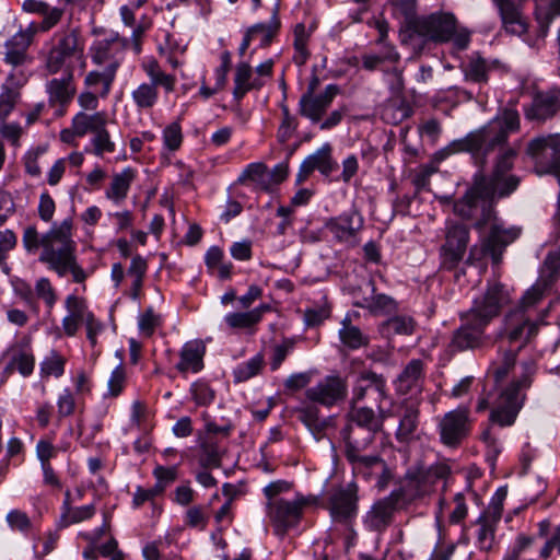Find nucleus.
I'll use <instances>...</instances> for the list:
<instances>
[{
    "label": "nucleus",
    "mask_w": 560,
    "mask_h": 560,
    "mask_svg": "<svg viewBox=\"0 0 560 560\" xmlns=\"http://www.w3.org/2000/svg\"><path fill=\"white\" fill-rule=\"evenodd\" d=\"M518 128V113L506 108L485 127L453 141L445 149L448 153L470 152L477 159H483L495 150L500 151L491 176L477 180L482 185V191L490 202L510 196L520 185V178L509 173L513 167L516 151L503 148L509 136Z\"/></svg>",
    "instance_id": "f257e3e1"
},
{
    "label": "nucleus",
    "mask_w": 560,
    "mask_h": 560,
    "mask_svg": "<svg viewBox=\"0 0 560 560\" xmlns=\"http://www.w3.org/2000/svg\"><path fill=\"white\" fill-rule=\"evenodd\" d=\"M72 226V219L67 218L59 224H52L48 232L39 235L36 226L30 225L23 232L22 243L28 254L42 247L39 261L58 277L63 278L70 275L73 282L83 284L89 278V272L78 261Z\"/></svg>",
    "instance_id": "f03ea898"
},
{
    "label": "nucleus",
    "mask_w": 560,
    "mask_h": 560,
    "mask_svg": "<svg viewBox=\"0 0 560 560\" xmlns=\"http://www.w3.org/2000/svg\"><path fill=\"white\" fill-rule=\"evenodd\" d=\"M378 413L369 407H357L352 405L349 413L352 423L343 432L345 456L351 464L352 471L369 479L374 474H381V487L389 477L385 462L378 455H364L363 452L373 443L375 433L383 429L385 411L382 404H376Z\"/></svg>",
    "instance_id": "7ed1b4c3"
},
{
    "label": "nucleus",
    "mask_w": 560,
    "mask_h": 560,
    "mask_svg": "<svg viewBox=\"0 0 560 560\" xmlns=\"http://www.w3.org/2000/svg\"><path fill=\"white\" fill-rule=\"evenodd\" d=\"M511 300V292L504 284L489 282L483 293L474 299L470 308L462 314L463 324L454 331L451 347L457 351L481 347L487 326Z\"/></svg>",
    "instance_id": "20e7f679"
},
{
    "label": "nucleus",
    "mask_w": 560,
    "mask_h": 560,
    "mask_svg": "<svg viewBox=\"0 0 560 560\" xmlns=\"http://www.w3.org/2000/svg\"><path fill=\"white\" fill-rule=\"evenodd\" d=\"M292 483L276 480L264 487L266 498V516L277 536L283 537L289 530L296 528L302 521L305 510L317 506L319 499L314 494L295 493L292 498L283 494L290 492Z\"/></svg>",
    "instance_id": "39448f33"
},
{
    "label": "nucleus",
    "mask_w": 560,
    "mask_h": 560,
    "mask_svg": "<svg viewBox=\"0 0 560 560\" xmlns=\"http://www.w3.org/2000/svg\"><path fill=\"white\" fill-rule=\"evenodd\" d=\"M535 373V364L533 362H525L523 364L522 375L511 382L509 386L501 389L490 411L489 422L490 425L482 432L481 439L491 450L498 455L501 452L498 438L493 433V425L501 428L511 427L514 424L520 410L523 407L525 389L530 384V377Z\"/></svg>",
    "instance_id": "423d86ee"
},
{
    "label": "nucleus",
    "mask_w": 560,
    "mask_h": 560,
    "mask_svg": "<svg viewBox=\"0 0 560 560\" xmlns=\"http://www.w3.org/2000/svg\"><path fill=\"white\" fill-rule=\"evenodd\" d=\"M474 226L479 233H482L485 228H489V233L481 236L480 245L470 247L466 260L469 265L481 260L486 255H490L493 264L499 265L505 247L521 235V229L506 226L491 206L483 208V218H477Z\"/></svg>",
    "instance_id": "0eeeda50"
},
{
    "label": "nucleus",
    "mask_w": 560,
    "mask_h": 560,
    "mask_svg": "<svg viewBox=\"0 0 560 560\" xmlns=\"http://www.w3.org/2000/svg\"><path fill=\"white\" fill-rule=\"evenodd\" d=\"M409 37H419L424 43L452 42L457 50L467 49L470 43V32L458 26L454 14L446 12H435L411 21Z\"/></svg>",
    "instance_id": "6e6552de"
},
{
    "label": "nucleus",
    "mask_w": 560,
    "mask_h": 560,
    "mask_svg": "<svg viewBox=\"0 0 560 560\" xmlns=\"http://www.w3.org/2000/svg\"><path fill=\"white\" fill-rule=\"evenodd\" d=\"M141 69L149 78V81L137 84L130 92V98L137 112L149 113L159 103L160 89L165 94L174 92L177 78L173 73L165 72L154 58L144 59L141 62Z\"/></svg>",
    "instance_id": "1a4fd4ad"
},
{
    "label": "nucleus",
    "mask_w": 560,
    "mask_h": 560,
    "mask_svg": "<svg viewBox=\"0 0 560 560\" xmlns=\"http://www.w3.org/2000/svg\"><path fill=\"white\" fill-rule=\"evenodd\" d=\"M84 40L78 28L55 33L52 45L45 55L44 68L48 74L73 73L74 62L82 60Z\"/></svg>",
    "instance_id": "9d476101"
},
{
    "label": "nucleus",
    "mask_w": 560,
    "mask_h": 560,
    "mask_svg": "<svg viewBox=\"0 0 560 560\" xmlns=\"http://www.w3.org/2000/svg\"><path fill=\"white\" fill-rule=\"evenodd\" d=\"M450 474L451 468L445 463H436L428 468L419 467L410 469L399 491L401 498L413 500L428 495L434 491L439 482L445 481Z\"/></svg>",
    "instance_id": "9b49d317"
},
{
    "label": "nucleus",
    "mask_w": 560,
    "mask_h": 560,
    "mask_svg": "<svg viewBox=\"0 0 560 560\" xmlns=\"http://www.w3.org/2000/svg\"><path fill=\"white\" fill-rule=\"evenodd\" d=\"M547 314L548 310H545L538 320H532L523 311H511L502 322L498 338L506 340L510 345H517L518 351L536 337L539 325Z\"/></svg>",
    "instance_id": "f8f14e48"
},
{
    "label": "nucleus",
    "mask_w": 560,
    "mask_h": 560,
    "mask_svg": "<svg viewBox=\"0 0 560 560\" xmlns=\"http://www.w3.org/2000/svg\"><path fill=\"white\" fill-rule=\"evenodd\" d=\"M469 241L470 230L467 225L448 222L439 250L441 267L446 270L457 268L467 253Z\"/></svg>",
    "instance_id": "ddd939ff"
},
{
    "label": "nucleus",
    "mask_w": 560,
    "mask_h": 560,
    "mask_svg": "<svg viewBox=\"0 0 560 560\" xmlns=\"http://www.w3.org/2000/svg\"><path fill=\"white\" fill-rule=\"evenodd\" d=\"M128 44L129 39L119 36L118 33H110L95 40L90 48L92 62L98 67L114 68V71H118Z\"/></svg>",
    "instance_id": "4468645a"
},
{
    "label": "nucleus",
    "mask_w": 560,
    "mask_h": 560,
    "mask_svg": "<svg viewBox=\"0 0 560 560\" xmlns=\"http://www.w3.org/2000/svg\"><path fill=\"white\" fill-rule=\"evenodd\" d=\"M471 420L468 406L446 412L439 422L440 438L443 444L455 447L462 443L470 432Z\"/></svg>",
    "instance_id": "2eb2a0df"
},
{
    "label": "nucleus",
    "mask_w": 560,
    "mask_h": 560,
    "mask_svg": "<svg viewBox=\"0 0 560 560\" xmlns=\"http://www.w3.org/2000/svg\"><path fill=\"white\" fill-rule=\"evenodd\" d=\"M358 485L354 481L334 488L327 506L332 521L350 523L358 514Z\"/></svg>",
    "instance_id": "dca6fc26"
},
{
    "label": "nucleus",
    "mask_w": 560,
    "mask_h": 560,
    "mask_svg": "<svg viewBox=\"0 0 560 560\" xmlns=\"http://www.w3.org/2000/svg\"><path fill=\"white\" fill-rule=\"evenodd\" d=\"M348 395L347 380L339 375H328L315 386L305 390V397L312 402L332 407L346 399Z\"/></svg>",
    "instance_id": "f3484780"
},
{
    "label": "nucleus",
    "mask_w": 560,
    "mask_h": 560,
    "mask_svg": "<svg viewBox=\"0 0 560 560\" xmlns=\"http://www.w3.org/2000/svg\"><path fill=\"white\" fill-rule=\"evenodd\" d=\"M339 93V86L328 84L320 94L304 93L299 101V114L313 124L322 121L323 116Z\"/></svg>",
    "instance_id": "a211bd4d"
},
{
    "label": "nucleus",
    "mask_w": 560,
    "mask_h": 560,
    "mask_svg": "<svg viewBox=\"0 0 560 560\" xmlns=\"http://www.w3.org/2000/svg\"><path fill=\"white\" fill-rule=\"evenodd\" d=\"M73 81V73H63L61 78L48 80L45 85L48 104L55 108L57 116L65 115L67 106L75 95L77 88Z\"/></svg>",
    "instance_id": "6ab92c4d"
},
{
    "label": "nucleus",
    "mask_w": 560,
    "mask_h": 560,
    "mask_svg": "<svg viewBox=\"0 0 560 560\" xmlns=\"http://www.w3.org/2000/svg\"><path fill=\"white\" fill-rule=\"evenodd\" d=\"M365 398H372L375 404H383L387 398L386 382L382 375L363 371L358 376L352 389L351 404L357 405Z\"/></svg>",
    "instance_id": "aec40b11"
},
{
    "label": "nucleus",
    "mask_w": 560,
    "mask_h": 560,
    "mask_svg": "<svg viewBox=\"0 0 560 560\" xmlns=\"http://www.w3.org/2000/svg\"><path fill=\"white\" fill-rule=\"evenodd\" d=\"M493 2L506 33L518 36L526 33L528 24L523 12L525 0H493Z\"/></svg>",
    "instance_id": "412c9836"
},
{
    "label": "nucleus",
    "mask_w": 560,
    "mask_h": 560,
    "mask_svg": "<svg viewBox=\"0 0 560 560\" xmlns=\"http://www.w3.org/2000/svg\"><path fill=\"white\" fill-rule=\"evenodd\" d=\"M401 494L393 491L388 497L376 501L364 516V524L371 530H383L392 522L395 509Z\"/></svg>",
    "instance_id": "4be33fe9"
},
{
    "label": "nucleus",
    "mask_w": 560,
    "mask_h": 560,
    "mask_svg": "<svg viewBox=\"0 0 560 560\" xmlns=\"http://www.w3.org/2000/svg\"><path fill=\"white\" fill-rule=\"evenodd\" d=\"M36 34V26L30 24L26 28L16 32L4 44V61L13 67H19L28 61L27 49L32 44L34 35Z\"/></svg>",
    "instance_id": "5701e85b"
},
{
    "label": "nucleus",
    "mask_w": 560,
    "mask_h": 560,
    "mask_svg": "<svg viewBox=\"0 0 560 560\" xmlns=\"http://www.w3.org/2000/svg\"><path fill=\"white\" fill-rule=\"evenodd\" d=\"M207 346L201 339H192L183 345L179 350V360L175 369L182 374H197L205 368Z\"/></svg>",
    "instance_id": "b1692460"
},
{
    "label": "nucleus",
    "mask_w": 560,
    "mask_h": 560,
    "mask_svg": "<svg viewBox=\"0 0 560 560\" xmlns=\"http://www.w3.org/2000/svg\"><path fill=\"white\" fill-rule=\"evenodd\" d=\"M67 315L61 320L63 334L67 337L77 335L81 324H85L91 311L88 307L86 300L77 295L69 294L65 300Z\"/></svg>",
    "instance_id": "393cba45"
},
{
    "label": "nucleus",
    "mask_w": 560,
    "mask_h": 560,
    "mask_svg": "<svg viewBox=\"0 0 560 560\" xmlns=\"http://www.w3.org/2000/svg\"><path fill=\"white\" fill-rule=\"evenodd\" d=\"M399 422L395 432V438L400 443H410L418 438L420 424L419 404L415 401H404L398 413Z\"/></svg>",
    "instance_id": "a878e982"
},
{
    "label": "nucleus",
    "mask_w": 560,
    "mask_h": 560,
    "mask_svg": "<svg viewBox=\"0 0 560 560\" xmlns=\"http://www.w3.org/2000/svg\"><path fill=\"white\" fill-rule=\"evenodd\" d=\"M488 206L494 209L492 202L485 196L482 185L476 180L465 196L454 203V212L464 219L477 218L480 212L479 218H483V208Z\"/></svg>",
    "instance_id": "bb28decb"
},
{
    "label": "nucleus",
    "mask_w": 560,
    "mask_h": 560,
    "mask_svg": "<svg viewBox=\"0 0 560 560\" xmlns=\"http://www.w3.org/2000/svg\"><path fill=\"white\" fill-rule=\"evenodd\" d=\"M363 218L357 210H350L326 223L327 230L339 241H348L363 226Z\"/></svg>",
    "instance_id": "cd10ccee"
},
{
    "label": "nucleus",
    "mask_w": 560,
    "mask_h": 560,
    "mask_svg": "<svg viewBox=\"0 0 560 560\" xmlns=\"http://www.w3.org/2000/svg\"><path fill=\"white\" fill-rule=\"evenodd\" d=\"M9 352L11 357L7 370H15L23 377L31 376L35 369V355L30 347V339L12 346Z\"/></svg>",
    "instance_id": "c85d7f7f"
},
{
    "label": "nucleus",
    "mask_w": 560,
    "mask_h": 560,
    "mask_svg": "<svg viewBox=\"0 0 560 560\" xmlns=\"http://www.w3.org/2000/svg\"><path fill=\"white\" fill-rule=\"evenodd\" d=\"M233 81V96L237 101H241L248 92L262 88V82L256 79L254 68L247 61H240L236 65Z\"/></svg>",
    "instance_id": "c756f323"
},
{
    "label": "nucleus",
    "mask_w": 560,
    "mask_h": 560,
    "mask_svg": "<svg viewBox=\"0 0 560 560\" xmlns=\"http://www.w3.org/2000/svg\"><path fill=\"white\" fill-rule=\"evenodd\" d=\"M270 311L268 304H261L247 312H231L228 313L223 322L228 328L238 330L255 331V326L261 320L264 313Z\"/></svg>",
    "instance_id": "7c9ffc66"
},
{
    "label": "nucleus",
    "mask_w": 560,
    "mask_h": 560,
    "mask_svg": "<svg viewBox=\"0 0 560 560\" xmlns=\"http://www.w3.org/2000/svg\"><path fill=\"white\" fill-rule=\"evenodd\" d=\"M560 109L557 94L553 89L535 95L532 105L526 109L528 119L546 120Z\"/></svg>",
    "instance_id": "2f4dec72"
},
{
    "label": "nucleus",
    "mask_w": 560,
    "mask_h": 560,
    "mask_svg": "<svg viewBox=\"0 0 560 560\" xmlns=\"http://www.w3.org/2000/svg\"><path fill=\"white\" fill-rule=\"evenodd\" d=\"M303 162L306 171H318L326 177L331 175L338 168V163L332 158V147L328 142L324 143L314 153L306 156Z\"/></svg>",
    "instance_id": "473e14b6"
},
{
    "label": "nucleus",
    "mask_w": 560,
    "mask_h": 560,
    "mask_svg": "<svg viewBox=\"0 0 560 560\" xmlns=\"http://www.w3.org/2000/svg\"><path fill=\"white\" fill-rule=\"evenodd\" d=\"M136 171L131 167H125L121 172L115 173L105 191L106 198L116 205L121 203L128 196L131 184L136 178Z\"/></svg>",
    "instance_id": "72a5a7b5"
},
{
    "label": "nucleus",
    "mask_w": 560,
    "mask_h": 560,
    "mask_svg": "<svg viewBox=\"0 0 560 560\" xmlns=\"http://www.w3.org/2000/svg\"><path fill=\"white\" fill-rule=\"evenodd\" d=\"M355 306L366 310L374 316H385L397 311V302L387 294L377 293L374 287L371 295L355 302Z\"/></svg>",
    "instance_id": "f704fd0d"
},
{
    "label": "nucleus",
    "mask_w": 560,
    "mask_h": 560,
    "mask_svg": "<svg viewBox=\"0 0 560 560\" xmlns=\"http://www.w3.org/2000/svg\"><path fill=\"white\" fill-rule=\"evenodd\" d=\"M423 380V363L419 359L411 360L399 374L396 381L397 390L408 394L419 390Z\"/></svg>",
    "instance_id": "c9c22d12"
},
{
    "label": "nucleus",
    "mask_w": 560,
    "mask_h": 560,
    "mask_svg": "<svg viewBox=\"0 0 560 560\" xmlns=\"http://www.w3.org/2000/svg\"><path fill=\"white\" fill-rule=\"evenodd\" d=\"M75 131L79 137H84L88 133L94 135L103 127H107L109 116L105 110L86 113L78 112L73 117Z\"/></svg>",
    "instance_id": "e433bc0d"
},
{
    "label": "nucleus",
    "mask_w": 560,
    "mask_h": 560,
    "mask_svg": "<svg viewBox=\"0 0 560 560\" xmlns=\"http://www.w3.org/2000/svg\"><path fill=\"white\" fill-rule=\"evenodd\" d=\"M232 65V55L229 50H224L220 55V66L215 68L214 70V79L215 83L213 86H209L206 84L205 80H202L200 89H199V95L203 100H208L222 91L228 82V73L231 69Z\"/></svg>",
    "instance_id": "4c0bfd02"
},
{
    "label": "nucleus",
    "mask_w": 560,
    "mask_h": 560,
    "mask_svg": "<svg viewBox=\"0 0 560 560\" xmlns=\"http://www.w3.org/2000/svg\"><path fill=\"white\" fill-rule=\"evenodd\" d=\"M100 68L101 69L90 71L85 75L84 85L88 89L93 90L95 93H97L100 97L105 98L110 93L113 83L116 79L117 71H114V68Z\"/></svg>",
    "instance_id": "58836bf2"
},
{
    "label": "nucleus",
    "mask_w": 560,
    "mask_h": 560,
    "mask_svg": "<svg viewBox=\"0 0 560 560\" xmlns=\"http://www.w3.org/2000/svg\"><path fill=\"white\" fill-rule=\"evenodd\" d=\"M280 26L281 22L278 14V7H275L272 15L267 23H257L248 27L247 32L254 42H258L259 46L265 48L272 43L280 30Z\"/></svg>",
    "instance_id": "ea45409f"
},
{
    "label": "nucleus",
    "mask_w": 560,
    "mask_h": 560,
    "mask_svg": "<svg viewBox=\"0 0 560 560\" xmlns=\"http://www.w3.org/2000/svg\"><path fill=\"white\" fill-rule=\"evenodd\" d=\"M339 339L343 346L352 350L365 347L369 343V337L352 324L351 314H347L341 320Z\"/></svg>",
    "instance_id": "a19ab883"
},
{
    "label": "nucleus",
    "mask_w": 560,
    "mask_h": 560,
    "mask_svg": "<svg viewBox=\"0 0 560 560\" xmlns=\"http://www.w3.org/2000/svg\"><path fill=\"white\" fill-rule=\"evenodd\" d=\"M205 264L208 270L217 272L220 279L224 280L231 277L233 265L224 260V252L221 247L217 245L209 247L205 254Z\"/></svg>",
    "instance_id": "79ce46f5"
},
{
    "label": "nucleus",
    "mask_w": 560,
    "mask_h": 560,
    "mask_svg": "<svg viewBox=\"0 0 560 560\" xmlns=\"http://www.w3.org/2000/svg\"><path fill=\"white\" fill-rule=\"evenodd\" d=\"M268 167L261 162H255L248 164L238 177V182L242 184H253L256 188L269 191L268 189Z\"/></svg>",
    "instance_id": "37998d69"
},
{
    "label": "nucleus",
    "mask_w": 560,
    "mask_h": 560,
    "mask_svg": "<svg viewBox=\"0 0 560 560\" xmlns=\"http://www.w3.org/2000/svg\"><path fill=\"white\" fill-rule=\"evenodd\" d=\"M95 512L96 509L94 504L73 508L72 505H69L68 500H65L62 503L60 525L62 527H68L70 525L84 522L86 520L92 518Z\"/></svg>",
    "instance_id": "c03bdc74"
},
{
    "label": "nucleus",
    "mask_w": 560,
    "mask_h": 560,
    "mask_svg": "<svg viewBox=\"0 0 560 560\" xmlns=\"http://www.w3.org/2000/svg\"><path fill=\"white\" fill-rule=\"evenodd\" d=\"M517 351L504 350L498 360L493 361L488 373L493 376L497 385L505 381L516 362Z\"/></svg>",
    "instance_id": "a18cd8bd"
},
{
    "label": "nucleus",
    "mask_w": 560,
    "mask_h": 560,
    "mask_svg": "<svg viewBox=\"0 0 560 560\" xmlns=\"http://www.w3.org/2000/svg\"><path fill=\"white\" fill-rule=\"evenodd\" d=\"M299 419L308 428L316 440L324 436L328 421L318 417V409L314 406H305L298 409Z\"/></svg>",
    "instance_id": "49530a36"
},
{
    "label": "nucleus",
    "mask_w": 560,
    "mask_h": 560,
    "mask_svg": "<svg viewBox=\"0 0 560 560\" xmlns=\"http://www.w3.org/2000/svg\"><path fill=\"white\" fill-rule=\"evenodd\" d=\"M67 359L57 350H50L49 353L39 363V374L42 378L54 376L59 378L65 374Z\"/></svg>",
    "instance_id": "de8ad7c7"
},
{
    "label": "nucleus",
    "mask_w": 560,
    "mask_h": 560,
    "mask_svg": "<svg viewBox=\"0 0 560 560\" xmlns=\"http://www.w3.org/2000/svg\"><path fill=\"white\" fill-rule=\"evenodd\" d=\"M265 360L261 353H257L249 360L240 363L233 370V377L235 383H242L250 380L259 374L264 366Z\"/></svg>",
    "instance_id": "09e8293b"
},
{
    "label": "nucleus",
    "mask_w": 560,
    "mask_h": 560,
    "mask_svg": "<svg viewBox=\"0 0 560 560\" xmlns=\"http://www.w3.org/2000/svg\"><path fill=\"white\" fill-rule=\"evenodd\" d=\"M90 144L92 154L97 158H103L105 154H112L116 151V143L112 139L107 127H103L92 135Z\"/></svg>",
    "instance_id": "8fccbe9b"
},
{
    "label": "nucleus",
    "mask_w": 560,
    "mask_h": 560,
    "mask_svg": "<svg viewBox=\"0 0 560 560\" xmlns=\"http://www.w3.org/2000/svg\"><path fill=\"white\" fill-rule=\"evenodd\" d=\"M18 246V235L11 229L0 231V270L9 275L11 268L8 265L10 253Z\"/></svg>",
    "instance_id": "3c124183"
},
{
    "label": "nucleus",
    "mask_w": 560,
    "mask_h": 560,
    "mask_svg": "<svg viewBox=\"0 0 560 560\" xmlns=\"http://www.w3.org/2000/svg\"><path fill=\"white\" fill-rule=\"evenodd\" d=\"M293 36H294L293 45H294V50H295L294 56H293V61L298 66H303L310 57V52L307 49L310 33L307 32L305 25L300 23V24L295 25L294 31H293Z\"/></svg>",
    "instance_id": "603ef678"
},
{
    "label": "nucleus",
    "mask_w": 560,
    "mask_h": 560,
    "mask_svg": "<svg viewBox=\"0 0 560 560\" xmlns=\"http://www.w3.org/2000/svg\"><path fill=\"white\" fill-rule=\"evenodd\" d=\"M416 322L407 315H397L388 318L382 326L386 335H411L415 330Z\"/></svg>",
    "instance_id": "864d4df0"
},
{
    "label": "nucleus",
    "mask_w": 560,
    "mask_h": 560,
    "mask_svg": "<svg viewBox=\"0 0 560 560\" xmlns=\"http://www.w3.org/2000/svg\"><path fill=\"white\" fill-rule=\"evenodd\" d=\"M163 150L167 153L178 151L183 144L184 136L179 121L168 124L162 131Z\"/></svg>",
    "instance_id": "5fc2aeb1"
},
{
    "label": "nucleus",
    "mask_w": 560,
    "mask_h": 560,
    "mask_svg": "<svg viewBox=\"0 0 560 560\" xmlns=\"http://www.w3.org/2000/svg\"><path fill=\"white\" fill-rule=\"evenodd\" d=\"M184 522L187 527L203 532L209 523L207 506L199 504L189 506L185 512Z\"/></svg>",
    "instance_id": "6e6d98bb"
},
{
    "label": "nucleus",
    "mask_w": 560,
    "mask_h": 560,
    "mask_svg": "<svg viewBox=\"0 0 560 560\" xmlns=\"http://www.w3.org/2000/svg\"><path fill=\"white\" fill-rule=\"evenodd\" d=\"M42 300L48 310H51L57 302V292L51 281L46 277H40L34 285V299Z\"/></svg>",
    "instance_id": "4d7b16f0"
},
{
    "label": "nucleus",
    "mask_w": 560,
    "mask_h": 560,
    "mask_svg": "<svg viewBox=\"0 0 560 560\" xmlns=\"http://www.w3.org/2000/svg\"><path fill=\"white\" fill-rule=\"evenodd\" d=\"M13 73L8 75L7 84L3 86V90L0 94V120H4L9 116V114L13 110L19 97V92L11 89V85H13Z\"/></svg>",
    "instance_id": "13d9d810"
},
{
    "label": "nucleus",
    "mask_w": 560,
    "mask_h": 560,
    "mask_svg": "<svg viewBox=\"0 0 560 560\" xmlns=\"http://www.w3.org/2000/svg\"><path fill=\"white\" fill-rule=\"evenodd\" d=\"M490 67L487 61L480 57H472L465 67V78L477 83L488 81Z\"/></svg>",
    "instance_id": "bf43d9fd"
},
{
    "label": "nucleus",
    "mask_w": 560,
    "mask_h": 560,
    "mask_svg": "<svg viewBox=\"0 0 560 560\" xmlns=\"http://www.w3.org/2000/svg\"><path fill=\"white\" fill-rule=\"evenodd\" d=\"M200 458L199 462L203 467H219L221 464V452L215 442L211 439L202 440L200 442Z\"/></svg>",
    "instance_id": "052dcab7"
},
{
    "label": "nucleus",
    "mask_w": 560,
    "mask_h": 560,
    "mask_svg": "<svg viewBox=\"0 0 560 560\" xmlns=\"http://www.w3.org/2000/svg\"><path fill=\"white\" fill-rule=\"evenodd\" d=\"M178 469L176 466L165 467L158 465L153 469V476L156 479L154 489L161 494L164 492L166 487L173 483L177 479Z\"/></svg>",
    "instance_id": "680f3d73"
},
{
    "label": "nucleus",
    "mask_w": 560,
    "mask_h": 560,
    "mask_svg": "<svg viewBox=\"0 0 560 560\" xmlns=\"http://www.w3.org/2000/svg\"><path fill=\"white\" fill-rule=\"evenodd\" d=\"M498 522L481 515L478 518V542L481 549L489 550L494 538L495 525Z\"/></svg>",
    "instance_id": "e2e57ef3"
},
{
    "label": "nucleus",
    "mask_w": 560,
    "mask_h": 560,
    "mask_svg": "<svg viewBox=\"0 0 560 560\" xmlns=\"http://www.w3.org/2000/svg\"><path fill=\"white\" fill-rule=\"evenodd\" d=\"M126 380L127 375L125 368L121 364L117 365L110 373L107 382V392L104 396L112 398L118 397L125 388Z\"/></svg>",
    "instance_id": "0e129e2a"
},
{
    "label": "nucleus",
    "mask_w": 560,
    "mask_h": 560,
    "mask_svg": "<svg viewBox=\"0 0 560 560\" xmlns=\"http://www.w3.org/2000/svg\"><path fill=\"white\" fill-rule=\"evenodd\" d=\"M120 16H121V21L124 22V24L126 26L132 27L131 39L133 42L136 51L139 52L140 51V38H141L142 34L144 33V28L141 25H135V21H136L135 12H133V8L130 4L122 5L120 8Z\"/></svg>",
    "instance_id": "69168bd1"
},
{
    "label": "nucleus",
    "mask_w": 560,
    "mask_h": 560,
    "mask_svg": "<svg viewBox=\"0 0 560 560\" xmlns=\"http://www.w3.org/2000/svg\"><path fill=\"white\" fill-rule=\"evenodd\" d=\"M298 128V120L290 114L287 106H282V121L278 128L277 137L281 143H285L292 138Z\"/></svg>",
    "instance_id": "338daca9"
},
{
    "label": "nucleus",
    "mask_w": 560,
    "mask_h": 560,
    "mask_svg": "<svg viewBox=\"0 0 560 560\" xmlns=\"http://www.w3.org/2000/svg\"><path fill=\"white\" fill-rule=\"evenodd\" d=\"M190 393L192 399L197 405L207 406L210 405L214 399V392L208 383L197 381L191 384Z\"/></svg>",
    "instance_id": "774afa93"
}]
</instances>
